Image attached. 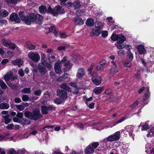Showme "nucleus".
<instances>
[{
  "label": "nucleus",
  "instance_id": "nucleus-1",
  "mask_svg": "<svg viewBox=\"0 0 154 154\" xmlns=\"http://www.w3.org/2000/svg\"><path fill=\"white\" fill-rule=\"evenodd\" d=\"M25 115L29 119L35 120L40 119L42 116L39 110L37 109L34 110L32 113L29 111L26 112L25 113Z\"/></svg>",
  "mask_w": 154,
  "mask_h": 154
},
{
  "label": "nucleus",
  "instance_id": "nucleus-2",
  "mask_svg": "<svg viewBox=\"0 0 154 154\" xmlns=\"http://www.w3.org/2000/svg\"><path fill=\"white\" fill-rule=\"evenodd\" d=\"M17 76L13 75V72L11 71H10L8 72L4 76V79L7 84L9 87L12 88H14L15 87V85L14 84L11 83L9 81L10 79L11 81H14L17 79Z\"/></svg>",
  "mask_w": 154,
  "mask_h": 154
},
{
  "label": "nucleus",
  "instance_id": "nucleus-3",
  "mask_svg": "<svg viewBox=\"0 0 154 154\" xmlns=\"http://www.w3.org/2000/svg\"><path fill=\"white\" fill-rule=\"evenodd\" d=\"M48 11L51 13L54 16L57 15L58 14H62L65 13L64 9L59 5L55 6L54 10H53L49 7L48 8Z\"/></svg>",
  "mask_w": 154,
  "mask_h": 154
},
{
  "label": "nucleus",
  "instance_id": "nucleus-4",
  "mask_svg": "<svg viewBox=\"0 0 154 154\" xmlns=\"http://www.w3.org/2000/svg\"><path fill=\"white\" fill-rule=\"evenodd\" d=\"M36 15L35 14L32 13L29 15V16L24 17V22L27 24L30 25L31 22H35Z\"/></svg>",
  "mask_w": 154,
  "mask_h": 154
},
{
  "label": "nucleus",
  "instance_id": "nucleus-5",
  "mask_svg": "<svg viewBox=\"0 0 154 154\" xmlns=\"http://www.w3.org/2000/svg\"><path fill=\"white\" fill-rule=\"evenodd\" d=\"M98 26H95L90 33V35L94 36V35L98 36L99 35L102 31L101 28L103 27V26L101 24L99 25Z\"/></svg>",
  "mask_w": 154,
  "mask_h": 154
},
{
  "label": "nucleus",
  "instance_id": "nucleus-6",
  "mask_svg": "<svg viewBox=\"0 0 154 154\" xmlns=\"http://www.w3.org/2000/svg\"><path fill=\"white\" fill-rule=\"evenodd\" d=\"M29 58L33 61L38 62L40 60V56L37 52H30L28 54Z\"/></svg>",
  "mask_w": 154,
  "mask_h": 154
},
{
  "label": "nucleus",
  "instance_id": "nucleus-7",
  "mask_svg": "<svg viewBox=\"0 0 154 154\" xmlns=\"http://www.w3.org/2000/svg\"><path fill=\"white\" fill-rule=\"evenodd\" d=\"M120 133L119 131L115 133L113 135L109 136L107 138V140L109 141L118 140L120 138Z\"/></svg>",
  "mask_w": 154,
  "mask_h": 154
},
{
  "label": "nucleus",
  "instance_id": "nucleus-8",
  "mask_svg": "<svg viewBox=\"0 0 154 154\" xmlns=\"http://www.w3.org/2000/svg\"><path fill=\"white\" fill-rule=\"evenodd\" d=\"M111 62L113 65L110 68V74L111 75L113 76L118 72L119 69L115 63L112 61Z\"/></svg>",
  "mask_w": 154,
  "mask_h": 154
},
{
  "label": "nucleus",
  "instance_id": "nucleus-9",
  "mask_svg": "<svg viewBox=\"0 0 154 154\" xmlns=\"http://www.w3.org/2000/svg\"><path fill=\"white\" fill-rule=\"evenodd\" d=\"M136 47L139 54H144L146 53V51L143 45H137Z\"/></svg>",
  "mask_w": 154,
  "mask_h": 154
},
{
  "label": "nucleus",
  "instance_id": "nucleus-10",
  "mask_svg": "<svg viewBox=\"0 0 154 154\" xmlns=\"http://www.w3.org/2000/svg\"><path fill=\"white\" fill-rule=\"evenodd\" d=\"M61 64L60 61H57L55 64L54 70L58 74H61L62 72Z\"/></svg>",
  "mask_w": 154,
  "mask_h": 154
},
{
  "label": "nucleus",
  "instance_id": "nucleus-11",
  "mask_svg": "<svg viewBox=\"0 0 154 154\" xmlns=\"http://www.w3.org/2000/svg\"><path fill=\"white\" fill-rule=\"evenodd\" d=\"M42 112L43 114H46L48 113V111L54 109V107L51 106H42L41 107Z\"/></svg>",
  "mask_w": 154,
  "mask_h": 154
},
{
  "label": "nucleus",
  "instance_id": "nucleus-12",
  "mask_svg": "<svg viewBox=\"0 0 154 154\" xmlns=\"http://www.w3.org/2000/svg\"><path fill=\"white\" fill-rule=\"evenodd\" d=\"M92 81L95 85H98L101 84V79L100 76L97 75L93 77Z\"/></svg>",
  "mask_w": 154,
  "mask_h": 154
},
{
  "label": "nucleus",
  "instance_id": "nucleus-13",
  "mask_svg": "<svg viewBox=\"0 0 154 154\" xmlns=\"http://www.w3.org/2000/svg\"><path fill=\"white\" fill-rule=\"evenodd\" d=\"M10 19L12 21H15L17 23H19L20 19L17 14L15 13H12L10 16Z\"/></svg>",
  "mask_w": 154,
  "mask_h": 154
},
{
  "label": "nucleus",
  "instance_id": "nucleus-14",
  "mask_svg": "<svg viewBox=\"0 0 154 154\" xmlns=\"http://www.w3.org/2000/svg\"><path fill=\"white\" fill-rule=\"evenodd\" d=\"M57 94L60 97L63 99L67 98V93L64 91L61 90H59L57 91Z\"/></svg>",
  "mask_w": 154,
  "mask_h": 154
},
{
  "label": "nucleus",
  "instance_id": "nucleus-15",
  "mask_svg": "<svg viewBox=\"0 0 154 154\" xmlns=\"http://www.w3.org/2000/svg\"><path fill=\"white\" fill-rule=\"evenodd\" d=\"M45 64L41 65L39 64L38 66V71L40 73L42 74H45L46 72V69L45 66Z\"/></svg>",
  "mask_w": 154,
  "mask_h": 154
},
{
  "label": "nucleus",
  "instance_id": "nucleus-16",
  "mask_svg": "<svg viewBox=\"0 0 154 154\" xmlns=\"http://www.w3.org/2000/svg\"><path fill=\"white\" fill-rule=\"evenodd\" d=\"M85 74V71L82 68H79L77 72L76 76L79 78H81Z\"/></svg>",
  "mask_w": 154,
  "mask_h": 154
},
{
  "label": "nucleus",
  "instance_id": "nucleus-17",
  "mask_svg": "<svg viewBox=\"0 0 154 154\" xmlns=\"http://www.w3.org/2000/svg\"><path fill=\"white\" fill-rule=\"evenodd\" d=\"M126 39V37L123 35H119L117 41L118 44H122L123 43Z\"/></svg>",
  "mask_w": 154,
  "mask_h": 154
},
{
  "label": "nucleus",
  "instance_id": "nucleus-18",
  "mask_svg": "<svg viewBox=\"0 0 154 154\" xmlns=\"http://www.w3.org/2000/svg\"><path fill=\"white\" fill-rule=\"evenodd\" d=\"M94 149L88 145L85 149V152L86 154H92L94 152Z\"/></svg>",
  "mask_w": 154,
  "mask_h": 154
},
{
  "label": "nucleus",
  "instance_id": "nucleus-19",
  "mask_svg": "<svg viewBox=\"0 0 154 154\" xmlns=\"http://www.w3.org/2000/svg\"><path fill=\"white\" fill-rule=\"evenodd\" d=\"M134 128L131 125H128L126 126L125 128V129L129 134V135L130 136H133L132 132L133 131V129Z\"/></svg>",
  "mask_w": 154,
  "mask_h": 154
},
{
  "label": "nucleus",
  "instance_id": "nucleus-20",
  "mask_svg": "<svg viewBox=\"0 0 154 154\" xmlns=\"http://www.w3.org/2000/svg\"><path fill=\"white\" fill-rule=\"evenodd\" d=\"M74 22L77 25H81L83 24L84 22L83 20L79 17H77L74 19Z\"/></svg>",
  "mask_w": 154,
  "mask_h": 154
},
{
  "label": "nucleus",
  "instance_id": "nucleus-21",
  "mask_svg": "<svg viewBox=\"0 0 154 154\" xmlns=\"http://www.w3.org/2000/svg\"><path fill=\"white\" fill-rule=\"evenodd\" d=\"M103 89V87H97L93 90V91L96 94H99L102 92Z\"/></svg>",
  "mask_w": 154,
  "mask_h": 154
},
{
  "label": "nucleus",
  "instance_id": "nucleus-22",
  "mask_svg": "<svg viewBox=\"0 0 154 154\" xmlns=\"http://www.w3.org/2000/svg\"><path fill=\"white\" fill-rule=\"evenodd\" d=\"M23 61L20 59H17L12 61L13 64L15 65L20 66L23 64Z\"/></svg>",
  "mask_w": 154,
  "mask_h": 154
},
{
  "label": "nucleus",
  "instance_id": "nucleus-23",
  "mask_svg": "<svg viewBox=\"0 0 154 154\" xmlns=\"http://www.w3.org/2000/svg\"><path fill=\"white\" fill-rule=\"evenodd\" d=\"M86 25L88 26H93L94 24V21L93 19L89 18L87 19L86 22Z\"/></svg>",
  "mask_w": 154,
  "mask_h": 154
},
{
  "label": "nucleus",
  "instance_id": "nucleus-24",
  "mask_svg": "<svg viewBox=\"0 0 154 154\" xmlns=\"http://www.w3.org/2000/svg\"><path fill=\"white\" fill-rule=\"evenodd\" d=\"M43 20L42 16L40 14L36 15V17L35 18V22L37 23H40Z\"/></svg>",
  "mask_w": 154,
  "mask_h": 154
},
{
  "label": "nucleus",
  "instance_id": "nucleus-25",
  "mask_svg": "<svg viewBox=\"0 0 154 154\" xmlns=\"http://www.w3.org/2000/svg\"><path fill=\"white\" fill-rule=\"evenodd\" d=\"M8 15V13L7 11L5 9H2L0 11V17H5Z\"/></svg>",
  "mask_w": 154,
  "mask_h": 154
},
{
  "label": "nucleus",
  "instance_id": "nucleus-26",
  "mask_svg": "<svg viewBox=\"0 0 154 154\" xmlns=\"http://www.w3.org/2000/svg\"><path fill=\"white\" fill-rule=\"evenodd\" d=\"M40 12L42 14H45L47 11L46 7L44 5H41L39 7Z\"/></svg>",
  "mask_w": 154,
  "mask_h": 154
},
{
  "label": "nucleus",
  "instance_id": "nucleus-27",
  "mask_svg": "<svg viewBox=\"0 0 154 154\" xmlns=\"http://www.w3.org/2000/svg\"><path fill=\"white\" fill-rule=\"evenodd\" d=\"M11 42L9 40H6L5 39H2L1 41L2 44L8 47L9 45Z\"/></svg>",
  "mask_w": 154,
  "mask_h": 154
},
{
  "label": "nucleus",
  "instance_id": "nucleus-28",
  "mask_svg": "<svg viewBox=\"0 0 154 154\" xmlns=\"http://www.w3.org/2000/svg\"><path fill=\"white\" fill-rule=\"evenodd\" d=\"M125 119V117H124L123 118H122V119H120L119 120L117 121H116L115 122H114L113 124V125H111L110 126H107L106 127V128H108V127H111L112 128V126H115L117 124H118V123H121L122 122L124 121Z\"/></svg>",
  "mask_w": 154,
  "mask_h": 154
},
{
  "label": "nucleus",
  "instance_id": "nucleus-29",
  "mask_svg": "<svg viewBox=\"0 0 154 154\" xmlns=\"http://www.w3.org/2000/svg\"><path fill=\"white\" fill-rule=\"evenodd\" d=\"M30 121L29 119H22L20 120V123L23 125H28L30 123Z\"/></svg>",
  "mask_w": 154,
  "mask_h": 154
},
{
  "label": "nucleus",
  "instance_id": "nucleus-30",
  "mask_svg": "<svg viewBox=\"0 0 154 154\" xmlns=\"http://www.w3.org/2000/svg\"><path fill=\"white\" fill-rule=\"evenodd\" d=\"M127 54H128V58L127 60H128V61H131L133 58V54L130 51H128Z\"/></svg>",
  "mask_w": 154,
  "mask_h": 154
},
{
  "label": "nucleus",
  "instance_id": "nucleus-31",
  "mask_svg": "<svg viewBox=\"0 0 154 154\" xmlns=\"http://www.w3.org/2000/svg\"><path fill=\"white\" fill-rule=\"evenodd\" d=\"M21 0H5V2L8 5L16 4Z\"/></svg>",
  "mask_w": 154,
  "mask_h": 154
},
{
  "label": "nucleus",
  "instance_id": "nucleus-32",
  "mask_svg": "<svg viewBox=\"0 0 154 154\" xmlns=\"http://www.w3.org/2000/svg\"><path fill=\"white\" fill-rule=\"evenodd\" d=\"M42 64H44L45 63L46 58V55L45 54L41 53V54Z\"/></svg>",
  "mask_w": 154,
  "mask_h": 154
},
{
  "label": "nucleus",
  "instance_id": "nucleus-33",
  "mask_svg": "<svg viewBox=\"0 0 154 154\" xmlns=\"http://www.w3.org/2000/svg\"><path fill=\"white\" fill-rule=\"evenodd\" d=\"M9 106V105L6 103H2L0 105V108L2 109H8Z\"/></svg>",
  "mask_w": 154,
  "mask_h": 154
},
{
  "label": "nucleus",
  "instance_id": "nucleus-34",
  "mask_svg": "<svg viewBox=\"0 0 154 154\" xmlns=\"http://www.w3.org/2000/svg\"><path fill=\"white\" fill-rule=\"evenodd\" d=\"M60 87L67 91H70V89L69 87L66 84H63L60 85Z\"/></svg>",
  "mask_w": 154,
  "mask_h": 154
},
{
  "label": "nucleus",
  "instance_id": "nucleus-35",
  "mask_svg": "<svg viewBox=\"0 0 154 154\" xmlns=\"http://www.w3.org/2000/svg\"><path fill=\"white\" fill-rule=\"evenodd\" d=\"M80 4L78 2H74L73 3V7L75 9L78 8L80 7Z\"/></svg>",
  "mask_w": 154,
  "mask_h": 154
},
{
  "label": "nucleus",
  "instance_id": "nucleus-36",
  "mask_svg": "<svg viewBox=\"0 0 154 154\" xmlns=\"http://www.w3.org/2000/svg\"><path fill=\"white\" fill-rule=\"evenodd\" d=\"M26 48H29L30 50H32L35 49V45L31 44H27L26 46Z\"/></svg>",
  "mask_w": 154,
  "mask_h": 154
},
{
  "label": "nucleus",
  "instance_id": "nucleus-37",
  "mask_svg": "<svg viewBox=\"0 0 154 154\" xmlns=\"http://www.w3.org/2000/svg\"><path fill=\"white\" fill-rule=\"evenodd\" d=\"M99 143L98 142H94L89 145L92 148H93V149H95L99 145Z\"/></svg>",
  "mask_w": 154,
  "mask_h": 154
},
{
  "label": "nucleus",
  "instance_id": "nucleus-38",
  "mask_svg": "<svg viewBox=\"0 0 154 154\" xmlns=\"http://www.w3.org/2000/svg\"><path fill=\"white\" fill-rule=\"evenodd\" d=\"M131 62L126 60L124 64V66L127 67H130L132 65Z\"/></svg>",
  "mask_w": 154,
  "mask_h": 154
},
{
  "label": "nucleus",
  "instance_id": "nucleus-39",
  "mask_svg": "<svg viewBox=\"0 0 154 154\" xmlns=\"http://www.w3.org/2000/svg\"><path fill=\"white\" fill-rule=\"evenodd\" d=\"M5 120V122L6 124H7L11 121V119L8 118V115H6L4 116Z\"/></svg>",
  "mask_w": 154,
  "mask_h": 154
},
{
  "label": "nucleus",
  "instance_id": "nucleus-40",
  "mask_svg": "<svg viewBox=\"0 0 154 154\" xmlns=\"http://www.w3.org/2000/svg\"><path fill=\"white\" fill-rule=\"evenodd\" d=\"M50 32H53L54 33L56 36L57 35V33L55 30V28L54 27L51 26L49 29Z\"/></svg>",
  "mask_w": 154,
  "mask_h": 154
},
{
  "label": "nucleus",
  "instance_id": "nucleus-41",
  "mask_svg": "<svg viewBox=\"0 0 154 154\" xmlns=\"http://www.w3.org/2000/svg\"><path fill=\"white\" fill-rule=\"evenodd\" d=\"M8 154H17V152L13 148H10L8 150Z\"/></svg>",
  "mask_w": 154,
  "mask_h": 154
},
{
  "label": "nucleus",
  "instance_id": "nucleus-42",
  "mask_svg": "<svg viewBox=\"0 0 154 154\" xmlns=\"http://www.w3.org/2000/svg\"><path fill=\"white\" fill-rule=\"evenodd\" d=\"M30 88H26L22 90L21 91L23 93H29L30 92Z\"/></svg>",
  "mask_w": 154,
  "mask_h": 154
},
{
  "label": "nucleus",
  "instance_id": "nucleus-43",
  "mask_svg": "<svg viewBox=\"0 0 154 154\" xmlns=\"http://www.w3.org/2000/svg\"><path fill=\"white\" fill-rule=\"evenodd\" d=\"M17 109L20 111H22L24 109V106L23 105H15Z\"/></svg>",
  "mask_w": 154,
  "mask_h": 154
},
{
  "label": "nucleus",
  "instance_id": "nucleus-44",
  "mask_svg": "<svg viewBox=\"0 0 154 154\" xmlns=\"http://www.w3.org/2000/svg\"><path fill=\"white\" fill-rule=\"evenodd\" d=\"M0 85L3 89H6L7 88V85L5 84L4 82L0 80Z\"/></svg>",
  "mask_w": 154,
  "mask_h": 154
},
{
  "label": "nucleus",
  "instance_id": "nucleus-45",
  "mask_svg": "<svg viewBox=\"0 0 154 154\" xmlns=\"http://www.w3.org/2000/svg\"><path fill=\"white\" fill-rule=\"evenodd\" d=\"M64 65L68 69H69L71 68L72 66V64L70 63L69 61H66V62H65Z\"/></svg>",
  "mask_w": 154,
  "mask_h": 154
},
{
  "label": "nucleus",
  "instance_id": "nucleus-46",
  "mask_svg": "<svg viewBox=\"0 0 154 154\" xmlns=\"http://www.w3.org/2000/svg\"><path fill=\"white\" fill-rule=\"evenodd\" d=\"M119 35L116 34H112L111 36V38L112 40L114 41H117L118 39Z\"/></svg>",
  "mask_w": 154,
  "mask_h": 154
},
{
  "label": "nucleus",
  "instance_id": "nucleus-47",
  "mask_svg": "<svg viewBox=\"0 0 154 154\" xmlns=\"http://www.w3.org/2000/svg\"><path fill=\"white\" fill-rule=\"evenodd\" d=\"M149 128L148 124L147 122H146L145 124L143 125L141 128L142 131H146Z\"/></svg>",
  "mask_w": 154,
  "mask_h": 154
},
{
  "label": "nucleus",
  "instance_id": "nucleus-48",
  "mask_svg": "<svg viewBox=\"0 0 154 154\" xmlns=\"http://www.w3.org/2000/svg\"><path fill=\"white\" fill-rule=\"evenodd\" d=\"M76 15L78 16H82L85 14V12L80 10H78L76 12Z\"/></svg>",
  "mask_w": 154,
  "mask_h": 154
},
{
  "label": "nucleus",
  "instance_id": "nucleus-49",
  "mask_svg": "<svg viewBox=\"0 0 154 154\" xmlns=\"http://www.w3.org/2000/svg\"><path fill=\"white\" fill-rule=\"evenodd\" d=\"M108 35V32L106 30L103 31L102 32L101 35L103 38H106Z\"/></svg>",
  "mask_w": 154,
  "mask_h": 154
},
{
  "label": "nucleus",
  "instance_id": "nucleus-50",
  "mask_svg": "<svg viewBox=\"0 0 154 154\" xmlns=\"http://www.w3.org/2000/svg\"><path fill=\"white\" fill-rule=\"evenodd\" d=\"M104 69V66H101L100 65H99L97 66V69L98 71L100 72L103 71Z\"/></svg>",
  "mask_w": 154,
  "mask_h": 154
},
{
  "label": "nucleus",
  "instance_id": "nucleus-51",
  "mask_svg": "<svg viewBox=\"0 0 154 154\" xmlns=\"http://www.w3.org/2000/svg\"><path fill=\"white\" fill-rule=\"evenodd\" d=\"M9 45L8 46V48H11L12 50H14L16 48V46L15 44L12 43L11 42L9 44Z\"/></svg>",
  "mask_w": 154,
  "mask_h": 154
},
{
  "label": "nucleus",
  "instance_id": "nucleus-52",
  "mask_svg": "<svg viewBox=\"0 0 154 154\" xmlns=\"http://www.w3.org/2000/svg\"><path fill=\"white\" fill-rule=\"evenodd\" d=\"M116 47L119 49H122L125 48L124 44H119L116 45Z\"/></svg>",
  "mask_w": 154,
  "mask_h": 154
},
{
  "label": "nucleus",
  "instance_id": "nucleus-53",
  "mask_svg": "<svg viewBox=\"0 0 154 154\" xmlns=\"http://www.w3.org/2000/svg\"><path fill=\"white\" fill-rule=\"evenodd\" d=\"M6 128L9 130H12L14 128V126L13 124H10L8 125L6 127Z\"/></svg>",
  "mask_w": 154,
  "mask_h": 154
},
{
  "label": "nucleus",
  "instance_id": "nucleus-54",
  "mask_svg": "<svg viewBox=\"0 0 154 154\" xmlns=\"http://www.w3.org/2000/svg\"><path fill=\"white\" fill-rule=\"evenodd\" d=\"M150 57V58L149 60L150 62H153L154 61V51L151 53Z\"/></svg>",
  "mask_w": 154,
  "mask_h": 154
},
{
  "label": "nucleus",
  "instance_id": "nucleus-55",
  "mask_svg": "<svg viewBox=\"0 0 154 154\" xmlns=\"http://www.w3.org/2000/svg\"><path fill=\"white\" fill-rule=\"evenodd\" d=\"M17 154H24L25 153V150L24 149H20L17 152Z\"/></svg>",
  "mask_w": 154,
  "mask_h": 154
},
{
  "label": "nucleus",
  "instance_id": "nucleus-56",
  "mask_svg": "<svg viewBox=\"0 0 154 154\" xmlns=\"http://www.w3.org/2000/svg\"><path fill=\"white\" fill-rule=\"evenodd\" d=\"M21 119H20L19 117H14L13 119V120L14 122H16L17 123H20V120H21Z\"/></svg>",
  "mask_w": 154,
  "mask_h": 154
},
{
  "label": "nucleus",
  "instance_id": "nucleus-57",
  "mask_svg": "<svg viewBox=\"0 0 154 154\" xmlns=\"http://www.w3.org/2000/svg\"><path fill=\"white\" fill-rule=\"evenodd\" d=\"M29 97L27 95H23L22 96V99L23 101H27L28 100Z\"/></svg>",
  "mask_w": 154,
  "mask_h": 154
},
{
  "label": "nucleus",
  "instance_id": "nucleus-58",
  "mask_svg": "<svg viewBox=\"0 0 154 154\" xmlns=\"http://www.w3.org/2000/svg\"><path fill=\"white\" fill-rule=\"evenodd\" d=\"M138 100H137V101H135L134 103H133L132 105H131V107L132 108H134L138 105Z\"/></svg>",
  "mask_w": 154,
  "mask_h": 154
},
{
  "label": "nucleus",
  "instance_id": "nucleus-59",
  "mask_svg": "<svg viewBox=\"0 0 154 154\" xmlns=\"http://www.w3.org/2000/svg\"><path fill=\"white\" fill-rule=\"evenodd\" d=\"M153 136H154V129H153L152 131L149 132L147 135V136L148 137Z\"/></svg>",
  "mask_w": 154,
  "mask_h": 154
},
{
  "label": "nucleus",
  "instance_id": "nucleus-60",
  "mask_svg": "<svg viewBox=\"0 0 154 154\" xmlns=\"http://www.w3.org/2000/svg\"><path fill=\"white\" fill-rule=\"evenodd\" d=\"M30 136L29 133H26L24 134L22 136L21 138L25 139L27 138Z\"/></svg>",
  "mask_w": 154,
  "mask_h": 154
},
{
  "label": "nucleus",
  "instance_id": "nucleus-61",
  "mask_svg": "<svg viewBox=\"0 0 154 154\" xmlns=\"http://www.w3.org/2000/svg\"><path fill=\"white\" fill-rule=\"evenodd\" d=\"M118 54L120 56H123L125 55V52L123 50H120L118 51Z\"/></svg>",
  "mask_w": 154,
  "mask_h": 154
},
{
  "label": "nucleus",
  "instance_id": "nucleus-62",
  "mask_svg": "<svg viewBox=\"0 0 154 154\" xmlns=\"http://www.w3.org/2000/svg\"><path fill=\"white\" fill-rule=\"evenodd\" d=\"M125 48L128 51H130V49L131 48L132 46L124 44Z\"/></svg>",
  "mask_w": 154,
  "mask_h": 154
},
{
  "label": "nucleus",
  "instance_id": "nucleus-63",
  "mask_svg": "<svg viewBox=\"0 0 154 154\" xmlns=\"http://www.w3.org/2000/svg\"><path fill=\"white\" fill-rule=\"evenodd\" d=\"M73 3L70 2H68L66 4V5L68 7H73Z\"/></svg>",
  "mask_w": 154,
  "mask_h": 154
},
{
  "label": "nucleus",
  "instance_id": "nucleus-64",
  "mask_svg": "<svg viewBox=\"0 0 154 154\" xmlns=\"http://www.w3.org/2000/svg\"><path fill=\"white\" fill-rule=\"evenodd\" d=\"M14 101L16 103H19L21 102L22 101L21 99L18 97L15 98L14 99Z\"/></svg>",
  "mask_w": 154,
  "mask_h": 154
}]
</instances>
